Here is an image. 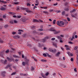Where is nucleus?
<instances>
[{
  "mask_svg": "<svg viewBox=\"0 0 78 78\" xmlns=\"http://www.w3.org/2000/svg\"><path fill=\"white\" fill-rule=\"evenodd\" d=\"M32 33L33 34H37L38 35H43V33L37 32L35 30L32 31Z\"/></svg>",
  "mask_w": 78,
  "mask_h": 78,
  "instance_id": "f257e3e1",
  "label": "nucleus"
},
{
  "mask_svg": "<svg viewBox=\"0 0 78 78\" xmlns=\"http://www.w3.org/2000/svg\"><path fill=\"white\" fill-rule=\"evenodd\" d=\"M36 42H39V44H38V46L39 47L41 48L42 47V44H41L42 41H40L39 40L37 39L35 40Z\"/></svg>",
  "mask_w": 78,
  "mask_h": 78,
  "instance_id": "f03ea898",
  "label": "nucleus"
},
{
  "mask_svg": "<svg viewBox=\"0 0 78 78\" xmlns=\"http://www.w3.org/2000/svg\"><path fill=\"white\" fill-rule=\"evenodd\" d=\"M64 23L62 21H60V24H59V26L60 27H62L64 26Z\"/></svg>",
  "mask_w": 78,
  "mask_h": 78,
  "instance_id": "7ed1b4c3",
  "label": "nucleus"
},
{
  "mask_svg": "<svg viewBox=\"0 0 78 78\" xmlns=\"http://www.w3.org/2000/svg\"><path fill=\"white\" fill-rule=\"evenodd\" d=\"M23 9L24 10H26V12H27L28 13L32 12L31 10H28L27 9L23 8Z\"/></svg>",
  "mask_w": 78,
  "mask_h": 78,
  "instance_id": "20e7f679",
  "label": "nucleus"
},
{
  "mask_svg": "<svg viewBox=\"0 0 78 78\" xmlns=\"http://www.w3.org/2000/svg\"><path fill=\"white\" fill-rule=\"evenodd\" d=\"M49 30H50L51 31L54 32V31H56V30H55V29H54V27H51L50 28Z\"/></svg>",
  "mask_w": 78,
  "mask_h": 78,
  "instance_id": "39448f33",
  "label": "nucleus"
},
{
  "mask_svg": "<svg viewBox=\"0 0 78 78\" xmlns=\"http://www.w3.org/2000/svg\"><path fill=\"white\" fill-rule=\"evenodd\" d=\"M5 73H6V72L5 71L1 72V75L3 76H5Z\"/></svg>",
  "mask_w": 78,
  "mask_h": 78,
  "instance_id": "423d86ee",
  "label": "nucleus"
},
{
  "mask_svg": "<svg viewBox=\"0 0 78 78\" xmlns=\"http://www.w3.org/2000/svg\"><path fill=\"white\" fill-rule=\"evenodd\" d=\"M57 37L58 39H59V40H60V42L62 43L63 41H62L61 40V39H62V38H61V37H59V36H57Z\"/></svg>",
  "mask_w": 78,
  "mask_h": 78,
  "instance_id": "0eeeda50",
  "label": "nucleus"
},
{
  "mask_svg": "<svg viewBox=\"0 0 78 78\" xmlns=\"http://www.w3.org/2000/svg\"><path fill=\"white\" fill-rule=\"evenodd\" d=\"M13 38H15L16 39H18V38L19 39L20 38V37L18 35H16L15 36H14Z\"/></svg>",
  "mask_w": 78,
  "mask_h": 78,
  "instance_id": "6e6552de",
  "label": "nucleus"
},
{
  "mask_svg": "<svg viewBox=\"0 0 78 78\" xmlns=\"http://www.w3.org/2000/svg\"><path fill=\"white\" fill-rule=\"evenodd\" d=\"M1 62L4 64H5V63L6 62V60L4 61L2 59L1 60Z\"/></svg>",
  "mask_w": 78,
  "mask_h": 78,
  "instance_id": "1a4fd4ad",
  "label": "nucleus"
},
{
  "mask_svg": "<svg viewBox=\"0 0 78 78\" xmlns=\"http://www.w3.org/2000/svg\"><path fill=\"white\" fill-rule=\"evenodd\" d=\"M7 59L8 60V61H9L10 62H12V60H13V59H11V58H9V57H7Z\"/></svg>",
  "mask_w": 78,
  "mask_h": 78,
  "instance_id": "9d476101",
  "label": "nucleus"
},
{
  "mask_svg": "<svg viewBox=\"0 0 78 78\" xmlns=\"http://www.w3.org/2000/svg\"><path fill=\"white\" fill-rule=\"evenodd\" d=\"M41 76H42V77L44 78H47L45 74H43V73H41Z\"/></svg>",
  "mask_w": 78,
  "mask_h": 78,
  "instance_id": "9b49d317",
  "label": "nucleus"
},
{
  "mask_svg": "<svg viewBox=\"0 0 78 78\" xmlns=\"http://www.w3.org/2000/svg\"><path fill=\"white\" fill-rule=\"evenodd\" d=\"M38 30V32H42L43 31V29L42 28H41V29H37Z\"/></svg>",
  "mask_w": 78,
  "mask_h": 78,
  "instance_id": "f8f14e48",
  "label": "nucleus"
},
{
  "mask_svg": "<svg viewBox=\"0 0 78 78\" xmlns=\"http://www.w3.org/2000/svg\"><path fill=\"white\" fill-rule=\"evenodd\" d=\"M54 33L55 34H58L60 33V31H56V30H55L54 31Z\"/></svg>",
  "mask_w": 78,
  "mask_h": 78,
  "instance_id": "ddd939ff",
  "label": "nucleus"
},
{
  "mask_svg": "<svg viewBox=\"0 0 78 78\" xmlns=\"http://www.w3.org/2000/svg\"><path fill=\"white\" fill-rule=\"evenodd\" d=\"M76 63H77V66H78V55H77Z\"/></svg>",
  "mask_w": 78,
  "mask_h": 78,
  "instance_id": "4468645a",
  "label": "nucleus"
},
{
  "mask_svg": "<svg viewBox=\"0 0 78 78\" xmlns=\"http://www.w3.org/2000/svg\"><path fill=\"white\" fill-rule=\"evenodd\" d=\"M60 54V52H58L56 54L55 56L56 57L58 56Z\"/></svg>",
  "mask_w": 78,
  "mask_h": 78,
  "instance_id": "2eb2a0df",
  "label": "nucleus"
},
{
  "mask_svg": "<svg viewBox=\"0 0 78 78\" xmlns=\"http://www.w3.org/2000/svg\"><path fill=\"white\" fill-rule=\"evenodd\" d=\"M76 10H75V9H73L72 10L70 11V13H72L73 12H75Z\"/></svg>",
  "mask_w": 78,
  "mask_h": 78,
  "instance_id": "dca6fc26",
  "label": "nucleus"
},
{
  "mask_svg": "<svg viewBox=\"0 0 78 78\" xmlns=\"http://www.w3.org/2000/svg\"><path fill=\"white\" fill-rule=\"evenodd\" d=\"M41 61L43 62H47V60H45L44 59H41Z\"/></svg>",
  "mask_w": 78,
  "mask_h": 78,
  "instance_id": "f3484780",
  "label": "nucleus"
},
{
  "mask_svg": "<svg viewBox=\"0 0 78 78\" xmlns=\"http://www.w3.org/2000/svg\"><path fill=\"white\" fill-rule=\"evenodd\" d=\"M33 22H38L39 21L37 20L34 19L33 20Z\"/></svg>",
  "mask_w": 78,
  "mask_h": 78,
  "instance_id": "a211bd4d",
  "label": "nucleus"
},
{
  "mask_svg": "<svg viewBox=\"0 0 78 78\" xmlns=\"http://www.w3.org/2000/svg\"><path fill=\"white\" fill-rule=\"evenodd\" d=\"M56 49H54L53 50H52V51L51 52H52V53H55V52H56Z\"/></svg>",
  "mask_w": 78,
  "mask_h": 78,
  "instance_id": "6ab92c4d",
  "label": "nucleus"
},
{
  "mask_svg": "<svg viewBox=\"0 0 78 78\" xmlns=\"http://www.w3.org/2000/svg\"><path fill=\"white\" fill-rule=\"evenodd\" d=\"M46 40V39L44 38L43 39H42V42H43V43H44L47 41Z\"/></svg>",
  "mask_w": 78,
  "mask_h": 78,
  "instance_id": "aec40b11",
  "label": "nucleus"
},
{
  "mask_svg": "<svg viewBox=\"0 0 78 78\" xmlns=\"http://www.w3.org/2000/svg\"><path fill=\"white\" fill-rule=\"evenodd\" d=\"M27 20V19H23V22L25 23L26 21Z\"/></svg>",
  "mask_w": 78,
  "mask_h": 78,
  "instance_id": "412c9836",
  "label": "nucleus"
},
{
  "mask_svg": "<svg viewBox=\"0 0 78 78\" xmlns=\"http://www.w3.org/2000/svg\"><path fill=\"white\" fill-rule=\"evenodd\" d=\"M27 45L29 48H31L32 46V45L30 44H27Z\"/></svg>",
  "mask_w": 78,
  "mask_h": 78,
  "instance_id": "4be33fe9",
  "label": "nucleus"
},
{
  "mask_svg": "<svg viewBox=\"0 0 78 78\" xmlns=\"http://www.w3.org/2000/svg\"><path fill=\"white\" fill-rule=\"evenodd\" d=\"M64 10L65 11H69V9L68 8H64Z\"/></svg>",
  "mask_w": 78,
  "mask_h": 78,
  "instance_id": "5701e85b",
  "label": "nucleus"
},
{
  "mask_svg": "<svg viewBox=\"0 0 78 78\" xmlns=\"http://www.w3.org/2000/svg\"><path fill=\"white\" fill-rule=\"evenodd\" d=\"M1 3H2L4 4H6L7 3L6 2H5L4 1H1Z\"/></svg>",
  "mask_w": 78,
  "mask_h": 78,
  "instance_id": "b1692460",
  "label": "nucleus"
},
{
  "mask_svg": "<svg viewBox=\"0 0 78 78\" xmlns=\"http://www.w3.org/2000/svg\"><path fill=\"white\" fill-rule=\"evenodd\" d=\"M27 6L28 7H30L31 6V5L29 3H27Z\"/></svg>",
  "mask_w": 78,
  "mask_h": 78,
  "instance_id": "393cba45",
  "label": "nucleus"
},
{
  "mask_svg": "<svg viewBox=\"0 0 78 78\" xmlns=\"http://www.w3.org/2000/svg\"><path fill=\"white\" fill-rule=\"evenodd\" d=\"M9 52V49H8L7 50H6L5 51L6 53H8Z\"/></svg>",
  "mask_w": 78,
  "mask_h": 78,
  "instance_id": "a878e982",
  "label": "nucleus"
},
{
  "mask_svg": "<svg viewBox=\"0 0 78 78\" xmlns=\"http://www.w3.org/2000/svg\"><path fill=\"white\" fill-rule=\"evenodd\" d=\"M31 27L32 29H34L35 28V26H31Z\"/></svg>",
  "mask_w": 78,
  "mask_h": 78,
  "instance_id": "bb28decb",
  "label": "nucleus"
},
{
  "mask_svg": "<svg viewBox=\"0 0 78 78\" xmlns=\"http://www.w3.org/2000/svg\"><path fill=\"white\" fill-rule=\"evenodd\" d=\"M75 33H74V34L72 35V38H75Z\"/></svg>",
  "mask_w": 78,
  "mask_h": 78,
  "instance_id": "cd10ccee",
  "label": "nucleus"
},
{
  "mask_svg": "<svg viewBox=\"0 0 78 78\" xmlns=\"http://www.w3.org/2000/svg\"><path fill=\"white\" fill-rule=\"evenodd\" d=\"M0 9H1L2 10H5V8H0Z\"/></svg>",
  "mask_w": 78,
  "mask_h": 78,
  "instance_id": "c85d7f7f",
  "label": "nucleus"
},
{
  "mask_svg": "<svg viewBox=\"0 0 78 78\" xmlns=\"http://www.w3.org/2000/svg\"><path fill=\"white\" fill-rule=\"evenodd\" d=\"M12 56H13V57L14 58H18V57L17 56H16V55H12Z\"/></svg>",
  "mask_w": 78,
  "mask_h": 78,
  "instance_id": "c756f323",
  "label": "nucleus"
},
{
  "mask_svg": "<svg viewBox=\"0 0 78 78\" xmlns=\"http://www.w3.org/2000/svg\"><path fill=\"white\" fill-rule=\"evenodd\" d=\"M56 23H57V25L59 26V24H60L59 21H57Z\"/></svg>",
  "mask_w": 78,
  "mask_h": 78,
  "instance_id": "7c9ffc66",
  "label": "nucleus"
},
{
  "mask_svg": "<svg viewBox=\"0 0 78 78\" xmlns=\"http://www.w3.org/2000/svg\"><path fill=\"white\" fill-rule=\"evenodd\" d=\"M31 70L32 71L34 70V67L33 66H31Z\"/></svg>",
  "mask_w": 78,
  "mask_h": 78,
  "instance_id": "2f4dec72",
  "label": "nucleus"
},
{
  "mask_svg": "<svg viewBox=\"0 0 78 78\" xmlns=\"http://www.w3.org/2000/svg\"><path fill=\"white\" fill-rule=\"evenodd\" d=\"M62 15L64 16L65 14V12L63 11V12H62Z\"/></svg>",
  "mask_w": 78,
  "mask_h": 78,
  "instance_id": "473e14b6",
  "label": "nucleus"
},
{
  "mask_svg": "<svg viewBox=\"0 0 78 78\" xmlns=\"http://www.w3.org/2000/svg\"><path fill=\"white\" fill-rule=\"evenodd\" d=\"M22 64H23V65L24 66H25L26 63L25 62H22Z\"/></svg>",
  "mask_w": 78,
  "mask_h": 78,
  "instance_id": "72a5a7b5",
  "label": "nucleus"
},
{
  "mask_svg": "<svg viewBox=\"0 0 78 78\" xmlns=\"http://www.w3.org/2000/svg\"><path fill=\"white\" fill-rule=\"evenodd\" d=\"M53 49H52L51 48H50L49 49V51H50L51 52V51H53Z\"/></svg>",
  "mask_w": 78,
  "mask_h": 78,
  "instance_id": "f704fd0d",
  "label": "nucleus"
},
{
  "mask_svg": "<svg viewBox=\"0 0 78 78\" xmlns=\"http://www.w3.org/2000/svg\"><path fill=\"white\" fill-rule=\"evenodd\" d=\"M20 3L18 2H14V4L15 5H18V4H19Z\"/></svg>",
  "mask_w": 78,
  "mask_h": 78,
  "instance_id": "c9c22d12",
  "label": "nucleus"
},
{
  "mask_svg": "<svg viewBox=\"0 0 78 78\" xmlns=\"http://www.w3.org/2000/svg\"><path fill=\"white\" fill-rule=\"evenodd\" d=\"M55 21H56V20H54L53 21V23L54 24H55Z\"/></svg>",
  "mask_w": 78,
  "mask_h": 78,
  "instance_id": "e433bc0d",
  "label": "nucleus"
},
{
  "mask_svg": "<svg viewBox=\"0 0 78 78\" xmlns=\"http://www.w3.org/2000/svg\"><path fill=\"white\" fill-rule=\"evenodd\" d=\"M47 56H48V57H49V58L51 57V55H50L48 53H47Z\"/></svg>",
  "mask_w": 78,
  "mask_h": 78,
  "instance_id": "4c0bfd02",
  "label": "nucleus"
},
{
  "mask_svg": "<svg viewBox=\"0 0 78 78\" xmlns=\"http://www.w3.org/2000/svg\"><path fill=\"white\" fill-rule=\"evenodd\" d=\"M66 50H70V49L68 47H66Z\"/></svg>",
  "mask_w": 78,
  "mask_h": 78,
  "instance_id": "58836bf2",
  "label": "nucleus"
},
{
  "mask_svg": "<svg viewBox=\"0 0 78 78\" xmlns=\"http://www.w3.org/2000/svg\"><path fill=\"white\" fill-rule=\"evenodd\" d=\"M37 8V7L36 6H34L33 9H36Z\"/></svg>",
  "mask_w": 78,
  "mask_h": 78,
  "instance_id": "ea45409f",
  "label": "nucleus"
},
{
  "mask_svg": "<svg viewBox=\"0 0 78 78\" xmlns=\"http://www.w3.org/2000/svg\"><path fill=\"white\" fill-rule=\"evenodd\" d=\"M50 12H54V11H53V9H51L50 10Z\"/></svg>",
  "mask_w": 78,
  "mask_h": 78,
  "instance_id": "a19ab883",
  "label": "nucleus"
},
{
  "mask_svg": "<svg viewBox=\"0 0 78 78\" xmlns=\"http://www.w3.org/2000/svg\"><path fill=\"white\" fill-rule=\"evenodd\" d=\"M0 42L1 43H2V42H3V41L0 38Z\"/></svg>",
  "mask_w": 78,
  "mask_h": 78,
  "instance_id": "79ce46f5",
  "label": "nucleus"
},
{
  "mask_svg": "<svg viewBox=\"0 0 78 78\" xmlns=\"http://www.w3.org/2000/svg\"><path fill=\"white\" fill-rule=\"evenodd\" d=\"M35 2L37 4H39V2H38V0H36Z\"/></svg>",
  "mask_w": 78,
  "mask_h": 78,
  "instance_id": "37998d69",
  "label": "nucleus"
},
{
  "mask_svg": "<svg viewBox=\"0 0 78 78\" xmlns=\"http://www.w3.org/2000/svg\"><path fill=\"white\" fill-rule=\"evenodd\" d=\"M43 55L45 57H46L47 56V54H45V53H44L43 54Z\"/></svg>",
  "mask_w": 78,
  "mask_h": 78,
  "instance_id": "c03bdc74",
  "label": "nucleus"
},
{
  "mask_svg": "<svg viewBox=\"0 0 78 78\" xmlns=\"http://www.w3.org/2000/svg\"><path fill=\"white\" fill-rule=\"evenodd\" d=\"M16 73H13L11 74V75H15Z\"/></svg>",
  "mask_w": 78,
  "mask_h": 78,
  "instance_id": "a18cd8bd",
  "label": "nucleus"
},
{
  "mask_svg": "<svg viewBox=\"0 0 78 78\" xmlns=\"http://www.w3.org/2000/svg\"><path fill=\"white\" fill-rule=\"evenodd\" d=\"M71 17H75V16L74 15H73L72 14H71Z\"/></svg>",
  "mask_w": 78,
  "mask_h": 78,
  "instance_id": "49530a36",
  "label": "nucleus"
},
{
  "mask_svg": "<svg viewBox=\"0 0 78 78\" xmlns=\"http://www.w3.org/2000/svg\"><path fill=\"white\" fill-rule=\"evenodd\" d=\"M6 15H3V18L4 19L6 18Z\"/></svg>",
  "mask_w": 78,
  "mask_h": 78,
  "instance_id": "de8ad7c7",
  "label": "nucleus"
},
{
  "mask_svg": "<svg viewBox=\"0 0 78 78\" xmlns=\"http://www.w3.org/2000/svg\"><path fill=\"white\" fill-rule=\"evenodd\" d=\"M16 32H13L12 33V34L14 35L15 34H16Z\"/></svg>",
  "mask_w": 78,
  "mask_h": 78,
  "instance_id": "09e8293b",
  "label": "nucleus"
},
{
  "mask_svg": "<svg viewBox=\"0 0 78 78\" xmlns=\"http://www.w3.org/2000/svg\"><path fill=\"white\" fill-rule=\"evenodd\" d=\"M56 12L58 13H59L61 12V11L60 10H57L56 11Z\"/></svg>",
  "mask_w": 78,
  "mask_h": 78,
  "instance_id": "8fccbe9b",
  "label": "nucleus"
},
{
  "mask_svg": "<svg viewBox=\"0 0 78 78\" xmlns=\"http://www.w3.org/2000/svg\"><path fill=\"white\" fill-rule=\"evenodd\" d=\"M49 75V73L48 72H47V73H46L45 74V76H48V75Z\"/></svg>",
  "mask_w": 78,
  "mask_h": 78,
  "instance_id": "3c124183",
  "label": "nucleus"
},
{
  "mask_svg": "<svg viewBox=\"0 0 78 78\" xmlns=\"http://www.w3.org/2000/svg\"><path fill=\"white\" fill-rule=\"evenodd\" d=\"M10 23H11L12 24V23H13V21H10Z\"/></svg>",
  "mask_w": 78,
  "mask_h": 78,
  "instance_id": "603ef678",
  "label": "nucleus"
},
{
  "mask_svg": "<svg viewBox=\"0 0 78 78\" xmlns=\"http://www.w3.org/2000/svg\"><path fill=\"white\" fill-rule=\"evenodd\" d=\"M68 43L71 44H73V42L71 41H69Z\"/></svg>",
  "mask_w": 78,
  "mask_h": 78,
  "instance_id": "864d4df0",
  "label": "nucleus"
},
{
  "mask_svg": "<svg viewBox=\"0 0 78 78\" xmlns=\"http://www.w3.org/2000/svg\"><path fill=\"white\" fill-rule=\"evenodd\" d=\"M44 39H46L47 40V39H48V37H44Z\"/></svg>",
  "mask_w": 78,
  "mask_h": 78,
  "instance_id": "5fc2aeb1",
  "label": "nucleus"
},
{
  "mask_svg": "<svg viewBox=\"0 0 78 78\" xmlns=\"http://www.w3.org/2000/svg\"><path fill=\"white\" fill-rule=\"evenodd\" d=\"M43 12L44 13H45L46 14H48V12H46V11H44Z\"/></svg>",
  "mask_w": 78,
  "mask_h": 78,
  "instance_id": "6e6d98bb",
  "label": "nucleus"
},
{
  "mask_svg": "<svg viewBox=\"0 0 78 78\" xmlns=\"http://www.w3.org/2000/svg\"><path fill=\"white\" fill-rule=\"evenodd\" d=\"M55 40V38H52V39H51V40H52V41H54Z\"/></svg>",
  "mask_w": 78,
  "mask_h": 78,
  "instance_id": "4d7b16f0",
  "label": "nucleus"
},
{
  "mask_svg": "<svg viewBox=\"0 0 78 78\" xmlns=\"http://www.w3.org/2000/svg\"><path fill=\"white\" fill-rule=\"evenodd\" d=\"M14 22L15 23H17V22L16 21V20H14Z\"/></svg>",
  "mask_w": 78,
  "mask_h": 78,
  "instance_id": "13d9d810",
  "label": "nucleus"
},
{
  "mask_svg": "<svg viewBox=\"0 0 78 78\" xmlns=\"http://www.w3.org/2000/svg\"><path fill=\"white\" fill-rule=\"evenodd\" d=\"M21 33H22V32H18V34H21Z\"/></svg>",
  "mask_w": 78,
  "mask_h": 78,
  "instance_id": "bf43d9fd",
  "label": "nucleus"
},
{
  "mask_svg": "<svg viewBox=\"0 0 78 78\" xmlns=\"http://www.w3.org/2000/svg\"><path fill=\"white\" fill-rule=\"evenodd\" d=\"M58 3H56L55 4H54V5L56 6V5H57Z\"/></svg>",
  "mask_w": 78,
  "mask_h": 78,
  "instance_id": "052dcab7",
  "label": "nucleus"
},
{
  "mask_svg": "<svg viewBox=\"0 0 78 78\" xmlns=\"http://www.w3.org/2000/svg\"><path fill=\"white\" fill-rule=\"evenodd\" d=\"M77 46H75V48H74V50H76V49H77Z\"/></svg>",
  "mask_w": 78,
  "mask_h": 78,
  "instance_id": "680f3d73",
  "label": "nucleus"
},
{
  "mask_svg": "<svg viewBox=\"0 0 78 78\" xmlns=\"http://www.w3.org/2000/svg\"><path fill=\"white\" fill-rule=\"evenodd\" d=\"M74 72H76L77 71V70H76V68L74 69Z\"/></svg>",
  "mask_w": 78,
  "mask_h": 78,
  "instance_id": "e2e57ef3",
  "label": "nucleus"
},
{
  "mask_svg": "<svg viewBox=\"0 0 78 78\" xmlns=\"http://www.w3.org/2000/svg\"><path fill=\"white\" fill-rule=\"evenodd\" d=\"M17 17L18 18H21V16H17Z\"/></svg>",
  "mask_w": 78,
  "mask_h": 78,
  "instance_id": "0e129e2a",
  "label": "nucleus"
},
{
  "mask_svg": "<svg viewBox=\"0 0 78 78\" xmlns=\"http://www.w3.org/2000/svg\"><path fill=\"white\" fill-rule=\"evenodd\" d=\"M40 28H41L43 29V25H41V26H40Z\"/></svg>",
  "mask_w": 78,
  "mask_h": 78,
  "instance_id": "69168bd1",
  "label": "nucleus"
},
{
  "mask_svg": "<svg viewBox=\"0 0 78 78\" xmlns=\"http://www.w3.org/2000/svg\"><path fill=\"white\" fill-rule=\"evenodd\" d=\"M67 20L68 21H70V19L68 17L67 18Z\"/></svg>",
  "mask_w": 78,
  "mask_h": 78,
  "instance_id": "338daca9",
  "label": "nucleus"
},
{
  "mask_svg": "<svg viewBox=\"0 0 78 78\" xmlns=\"http://www.w3.org/2000/svg\"><path fill=\"white\" fill-rule=\"evenodd\" d=\"M67 54L69 55H70V52H67Z\"/></svg>",
  "mask_w": 78,
  "mask_h": 78,
  "instance_id": "774afa93",
  "label": "nucleus"
}]
</instances>
